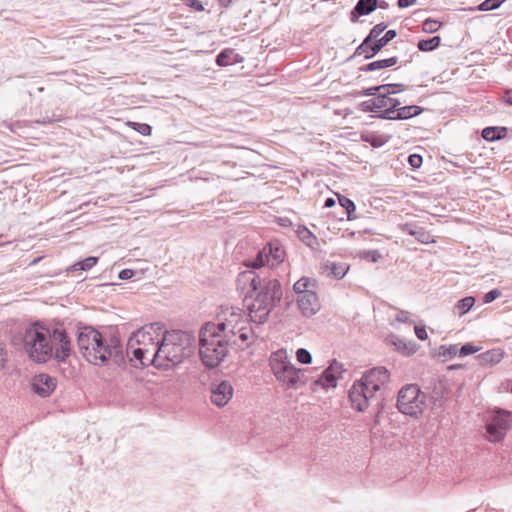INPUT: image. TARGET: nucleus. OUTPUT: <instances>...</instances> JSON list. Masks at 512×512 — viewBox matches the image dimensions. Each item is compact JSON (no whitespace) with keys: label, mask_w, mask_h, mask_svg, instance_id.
<instances>
[{"label":"nucleus","mask_w":512,"mask_h":512,"mask_svg":"<svg viewBox=\"0 0 512 512\" xmlns=\"http://www.w3.org/2000/svg\"><path fill=\"white\" fill-rule=\"evenodd\" d=\"M237 290L243 295L251 322L264 324L282 299V287L276 278L261 277L254 270L238 274Z\"/></svg>","instance_id":"1"},{"label":"nucleus","mask_w":512,"mask_h":512,"mask_svg":"<svg viewBox=\"0 0 512 512\" xmlns=\"http://www.w3.org/2000/svg\"><path fill=\"white\" fill-rule=\"evenodd\" d=\"M23 347L29 358L37 363H46L51 358L64 362L71 355V341L65 330H50L39 322L25 329Z\"/></svg>","instance_id":"2"},{"label":"nucleus","mask_w":512,"mask_h":512,"mask_svg":"<svg viewBox=\"0 0 512 512\" xmlns=\"http://www.w3.org/2000/svg\"><path fill=\"white\" fill-rule=\"evenodd\" d=\"M77 345L83 357L94 365H106L109 361L117 366L125 365V351L116 334L85 326L78 332Z\"/></svg>","instance_id":"3"},{"label":"nucleus","mask_w":512,"mask_h":512,"mask_svg":"<svg viewBox=\"0 0 512 512\" xmlns=\"http://www.w3.org/2000/svg\"><path fill=\"white\" fill-rule=\"evenodd\" d=\"M390 380V372L383 366L366 371L349 390V399L354 409L364 412L370 406L382 407L383 390Z\"/></svg>","instance_id":"4"},{"label":"nucleus","mask_w":512,"mask_h":512,"mask_svg":"<svg viewBox=\"0 0 512 512\" xmlns=\"http://www.w3.org/2000/svg\"><path fill=\"white\" fill-rule=\"evenodd\" d=\"M190 336L182 331H165L156 352V367L167 369L191 354Z\"/></svg>","instance_id":"5"},{"label":"nucleus","mask_w":512,"mask_h":512,"mask_svg":"<svg viewBox=\"0 0 512 512\" xmlns=\"http://www.w3.org/2000/svg\"><path fill=\"white\" fill-rule=\"evenodd\" d=\"M229 338L217 332L214 323H206L199 332V354L203 364L208 368L217 367L227 356Z\"/></svg>","instance_id":"6"},{"label":"nucleus","mask_w":512,"mask_h":512,"mask_svg":"<svg viewBox=\"0 0 512 512\" xmlns=\"http://www.w3.org/2000/svg\"><path fill=\"white\" fill-rule=\"evenodd\" d=\"M270 367L276 379L285 389L297 390L306 385L308 381L306 370L296 368L283 349L272 353Z\"/></svg>","instance_id":"7"},{"label":"nucleus","mask_w":512,"mask_h":512,"mask_svg":"<svg viewBox=\"0 0 512 512\" xmlns=\"http://www.w3.org/2000/svg\"><path fill=\"white\" fill-rule=\"evenodd\" d=\"M396 407L402 414L418 417L426 408V395L418 385L407 384L398 392Z\"/></svg>","instance_id":"8"},{"label":"nucleus","mask_w":512,"mask_h":512,"mask_svg":"<svg viewBox=\"0 0 512 512\" xmlns=\"http://www.w3.org/2000/svg\"><path fill=\"white\" fill-rule=\"evenodd\" d=\"M285 256V250L279 242H270L258 252L256 258L251 261L248 266L257 269L268 264L274 267L282 263Z\"/></svg>","instance_id":"9"},{"label":"nucleus","mask_w":512,"mask_h":512,"mask_svg":"<svg viewBox=\"0 0 512 512\" xmlns=\"http://www.w3.org/2000/svg\"><path fill=\"white\" fill-rule=\"evenodd\" d=\"M161 330L158 323L146 325L134 332L128 340V348H133L135 345L139 347H147L153 345H160L161 337L157 331Z\"/></svg>","instance_id":"10"},{"label":"nucleus","mask_w":512,"mask_h":512,"mask_svg":"<svg viewBox=\"0 0 512 512\" xmlns=\"http://www.w3.org/2000/svg\"><path fill=\"white\" fill-rule=\"evenodd\" d=\"M512 422V413L499 410L497 411L490 422L487 424L488 439L491 442H498L502 440L510 428Z\"/></svg>","instance_id":"11"},{"label":"nucleus","mask_w":512,"mask_h":512,"mask_svg":"<svg viewBox=\"0 0 512 512\" xmlns=\"http://www.w3.org/2000/svg\"><path fill=\"white\" fill-rule=\"evenodd\" d=\"M211 401L218 407L225 406L233 396L234 389L229 381L213 382L210 387Z\"/></svg>","instance_id":"12"},{"label":"nucleus","mask_w":512,"mask_h":512,"mask_svg":"<svg viewBox=\"0 0 512 512\" xmlns=\"http://www.w3.org/2000/svg\"><path fill=\"white\" fill-rule=\"evenodd\" d=\"M57 381L48 374H38L32 379V390L40 397H48L56 388Z\"/></svg>","instance_id":"13"},{"label":"nucleus","mask_w":512,"mask_h":512,"mask_svg":"<svg viewBox=\"0 0 512 512\" xmlns=\"http://www.w3.org/2000/svg\"><path fill=\"white\" fill-rule=\"evenodd\" d=\"M298 307L305 317L315 315L321 308L317 294L314 291L304 292L297 298Z\"/></svg>","instance_id":"14"},{"label":"nucleus","mask_w":512,"mask_h":512,"mask_svg":"<svg viewBox=\"0 0 512 512\" xmlns=\"http://www.w3.org/2000/svg\"><path fill=\"white\" fill-rule=\"evenodd\" d=\"M341 372V364L334 361L327 369H325L321 376L315 380V386H321L324 389H328L331 387H336L337 385V376L336 373Z\"/></svg>","instance_id":"15"},{"label":"nucleus","mask_w":512,"mask_h":512,"mask_svg":"<svg viewBox=\"0 0 512 512\" xmlns=\"http://www.w3.org/2000/svg\"><path fill=\"white\" fill-rule=\"evenodd\" d=\"M396 36H397V31L394 29H391V30H388L381 38L378 37V38H376V40L370 42V44L365 49V52L363 53L365 55V59L373 58Z\"/></svg>","instance_id":"16"},{"label":"nucleus","mask_w":512,"mask_h":512,"mask_svg":"<svg viewBox=\"0 0 512 512\" xmlns=\"http://www.w3.org/2000/svg\"><path fill=\"white\" fill-rule=\"evenodd\" d=\"M247 323V320L237 312H231L224 321L214 323V327L217 328V332L225 331L228 329L229 332H233L234 328L243 327Z\"/></svg>","instance_id":"17"},{"label":"nucleus","mask_w":512,"mask_h":512,"mask_svg":"<svg viewBox=\"0 0 512 512\" xmlns=\"http://www.w3.org/2000/svg\"><path fill=\"white\" fill-rule=\"evenodd\" d=\"M378 7L377 0H358L351 11V22H356L359 16L368 15Z\"/></svg>","instance_id":"18"},{"label":"nucleus","mask_w":512,"mask_h":512,"mask_svg":"<svg viewBox=\"0 0 512 512\" xmlns=\"http://www.w3.org/2000/svg\"><path fill=\"white\" fill-rule=\"evenodd\" d=\"M400 229L403 233L415 237L421 243H429L432 241V236L430 235V233L427 232L424 228L419 227L417 225L405 223L400 226Z\"/></svg>","instance_id":"19"},{"label":"nucleus","mask_w":512,"mask_h":512,"mask_svg":"<svg viewBox=\"0 0 512 512\" xmlns=\"http://www.w3.org/2000/svg\"><path fill=\"white\" fill-rule=\"evenodd\" d=\"M387 28L385 23H378L375 25L369 32V34L365 37L363 42L356 48L355 55H362L365 52V49L370 44V42L376 40Z\"/></svg>","instance_id":"20"},{"label":"nucleus","mask_w":512,"mask_h":512,"mask_svg":"<svg viewBox=\"0 0 512 512\" xmlns=\"http://www.w3.org/2000/svg\"><path fill=\"white\" fill-rule=\"evenodd\" d=\"M243 58L232 48L222 50L216 57V64L224 67L242 62Z\"/></svg>","instance_id":"21"},{"label":"nucleus","mask_w":512,"mask_h":512,"mask_svg":"<svg viewBox=\"0 0 512 512\" xmlns=\"http://www.w3.org/2000/svg\"><path fill=\"white\" fill-rule=\"evenodd\" d=\"M129 350H132V357H130L129 361L131 363L133 362H139V364L141 366H148L150 364L154 365L156 367V354L154 355V357H148L144 354L143 352V349L142 347H136L135 346L133 348H128L127 347V351L125 352V356L126 355H129Z\"/></svg>","instance_id":"22"},{"label":"nucleus","mask_w":512,"mask_h":512,"mask_svg":"<svg viewBox=\"0 0 512 512\" xmlns=\"http://www.w3.org/2000/svg\"><path fill=\"white\" fill-rule=\"evenodd\" d=\"M321 268L327 274H331L338 279L343 278L349 270V266L346 263H337L329 260L324 262Z\"/></svg>","instance_id":"23"},{"label":"nucleus","mask_w":512,"mask_h":512,"mask_svg":"<svg viewBox=\"0 0 512 512\" xmlns=\"http://www.w3.org/2000/svg\"><path fill=\"white\" fill-rule=\"evenodd\" d=\"M398 58L396 56L381 59L377 61H373L371 63H368L362 67H360V71L362 72H372L380 69H385L394 66L397 64Z\"/></svg>","instance_id":"24"},{"label":"nucleus","mask_w":512,"mask_h":512,"mask_svg":"<svg viewBox=\"0 0 512 512\" xmlns=\"http://www.w3.org/2000/svg\"><path fill=\"white\" fill-rule=\"evenodd\" d=\"M504 356V352L501 349H491L478 355V360L482 365H495L499 363Z\"/></svg>","instance_id":"25"},{"label":"nucleus","mask_w":512,"mask_h":512,"mask_svg":"<svg viewBox=\"0 0 512 512\" xmlns=\"http://www.w3.org/2000/svg\"><path fill=\"white\" fill-rule=\"evenodd\" d=\"M299 239L312 250H318L320 247L317 237L305 226H300L297 229Z\"/></svg>","instance_id":"26"},{"label":"nucleus","mask_w":512,"mask_h":512,"mask_svg":"<svg viewBox=\"0 0 512 512\" xmlns=\"http://www.w3.org/2000/svg\"><path fill=\"white\" fill-rule=\"evenodd\" d=\"M506 127H486L482 130V137L489 142H494L504 138L507 135Z\"/></svg>","instance_id":"27"},{"label":"nucleus","mask_w":512,"mask_h":512,"mask_svg":"<svg viewBox=\"0 0 512 512\" xmlns=\"http://www.w3.org/2000/svg\"><path fill=\"white\" fill-rule=\"evenodd\" d=\"M385 108V97L378 96L374 99L364 101L359 104V109L363 112H376L379 109Z\"/></svg>","instance_id":"28"},{"label":"nucleus","mask_w":512,"mask_h":512,"mask_svg":"<svg viewBox=\"0 0 512 512\" xmlns=\"http://www.w3.org/2000/svg\"><path fill=\"white\" fill-rule=\"evenodd\" d=\"M423 111V108L416 105L404 106L397 110L395 115V119L398 120H406L410 119L414 116L419 115Z\"/></svg>","instance_id":"29"},{"label":"nucleus","mask_w":512,"mask_h":512,"mask_svg":"<svg viewBox=\"0 0 512 512\" xmlns=\"http://www.w3.org/2000/svg\"><path fill=\"white\" fill-rule=\"evenodd\" d=\"M316 287V281L307 277H302L294 284V291L299 295L304 292L313 291L312 288Z\"/></svg>","instance_id":"30"},{"label":"nucleus","mask_w":512,"mask_h":512,"mask_svg":"<svg viewBox=\"0 0 512 512\" xmlns=\"http://www.w3.org/2000/svg\"><path fill=\"white\" fill-rule=\"evenodd\" d=\"M440 43L441 38L439 36H434L432 38L420 40L417 44V47L420 51L429 52L438 48Z\"/></svg>","instance_id":"31"},{"label":"nucleus","mask_w":512,"mask_h":512,"mask_svg":"<svg viewBox=\"0 0 512 512\" xmlns=\"http://www.w3.org/2000/svg\"><path fill=\"white\" fill-rule=\"evenodd\" d=\"M97 257L89 256L82 261H78L68 268V271H87L96 265Z\"/></svg>","instance_id":"32"},{"label":"nucleus","mask_w":512,"mask_h":512,"mask_svg":"<svg viewBox=\"0 0 512 512\" xmlns=\"http://www.w3.org/2000/svg\"><path fill=\"white\" fill-rule=\"evenodd\" d=\"M338 197V201L341 207H343L347 212V219L348 220H354L356 219V216L354 215V212L356 210V206L352 200L349 198L342 196L340 194H336Z\"/></svg>","instance_id":"33"},{"label":"nucleus","mask_w":512,"mask_h":512,"mask_svg":"<svg viewBox=\"0 0 512 512\" xmlns=\"http://www.w3.org/2000/svg\"><path fill=\"white\" fill-rule=\"evenodd\" d=\"M255 325V328H248L245 325L243 327H239L237 330V341L240 340L242 343H246L250 338L258 336L257 329L259 328V325Z\"/></svg>","instance_id":"34"},{"label":"nucleus","mask_w":512,"mask_h":512,"mask_svg":"<svg viewBox=\"0 0 512 512\" xmlns=\"http://www.w3.org/2000/svg\"><path fill=\"white\" fill-rule=\"evenodd\" d=\"M393 344L395 345L396 350L402 352L405 355H411L416 351V344L411 342L407 343L404 340L398 339L397 341L393 342Z\"/></svg>","instance_id":"35"},{"label":"nucleus","mask_w":512,"mask_h":512,"mask_svg":"<svg viewBox=\"0 0 512 512\" xmlns=\"http://www.w3.org/2000/svg\"><path fill=\"white\" fill-rule=\"evenodd\" d=\"M475 304V298L472 296L464 297L456 304V308L460 310V315L467 313Z\"/></svg>","instance_id":"36"},{"label":"nucleus","mask_w":512,"mask_h":512,"mask_svg":"<svg viewBox=\"0 0 512 512\" xmlns=\"http://www.w3.org/2000/svg\"><path fill=\"white\" fill-rule=\"evenodd\" d=\"M127 125L143 136H149L152 133V127L146 123H138V122L129 121V122H127Z\"/></svg>","instance_id":"37"},{"label":"nucleus","mask_w":512,"mask_h":512,"mask_svg":"<svg viewBox=\"0 0 512 512\" xmlns=\"http://www.w3.org/2000/svg\"><path fill=\"white\" fill-rule=\"evenodd\" d=\"M441 22L434 20V19H426L422 23V30L425 33H434L437 32L441 27Z\"/></svg>","instance_id":"38"},{"label":"nucleus","mask_w":512,"mask_h":512,"mask_svg":"<svg viewBox=\"0 0 512 512\" xmlns=\"http://www.w3.org/2000/svg\"><path fill=\"white\" fill-rule=\"evenodd\" d=\"M388 89V86H375L366 88L362 91H355L353 93L354 96H376L378 95V92H381V90Z\"/></svg>","instance_id":"39"},{"label":"nucleus","mask_w":512,"mask_h":512,"mask_svg":"<svg viewBox=\"0 0 512 512\" xmlns=\"http://www.w3.org/2000/svg\"><path fill=\"white\" fill-rule=\"evenodd\" d=\"M505 0H485L483 1L478 9L480 11H491L499 8Z\"/></svg>","instance_id":"40"},{"label":"nucleus","mask_w":512,"mask_h":512,"mask_svg":"<svg viewBox=\"0 0 512 512\" xmlns=\"http://www.w3.org/2000/svg\"><path fill=\"white\" fill-rule=\"evenodd\" d=\"M459 353V349L457 345H441L440 346V355L444 358H452Z\"/></svg>","instance_id":"41"},{"label":"nucleus","mask_w":512,"mask_h":512,"mask_svg":"<svg viewBox=\"0 0 512 512\" xmlns=\"http://www.w3.org/2000/svg\"><path fill=\"white\" fill-rule=\"evenodd\" d=\"M296 358L300 363L303 364H310L312 362V355L311 353L304 348H299L296 351Z\"/></svg>","instance_id":"42"},{"label":"nucleus","mask_w":512,"mask_h":512,"mask_svg":"<svg viewBox=\"0 0 512 512\" xmlns=\"http://www.w3.org/2000/svg\"><path fill=\"white\" fill-rule=\"evenodd\" d=\"M478 350L479 348L474 346L473 344L466 343L459 349V355L468 356L470 354L476 353Z\"/></svg>","instance_id":"43"},{"label":"nucleus","mask_w":512,"mask_h":512,"mask_svg":"<svg viewBox=\"0 0 512 512\" xmlns=\"http://www.w3.org/2000/svg\"><path fill=\"white\" fill-rule=\"evenodd\" d=\"M183 3L185 6L195 11L200 12L204 10L203 3L200 0H183Z\"/></svg>","instance_id":"44"},{"label":"nucleus","mask_w":512,"mask_h":512,"mask_svg":"<svg viewBox=\"0 0 512 512\" xmlns=\"http://www.w3.org/2000/svg\"><path fill=\"white\" fill-rule=\"evenodd\" d=\"M501 295V292L498 289H492L484 295L483 301L484 303H491L496 300Z\"/></svg>","instance_id":"45"},{"label":"nucleus","mask_w":512,"mask_h":512,"mask_svg":"<svg viewBox=\"0 0 512 512\" xmlns=\"http://www.w3.org/2000/svg\"><path fill=\"white\" fill-rule=\"evenodd\" d=\"M423 159L422 156L419 154H412L408 157V163L413 168H419L422 165Z\"/></svg>","instance_id":"46"},{"label":"nucleus","mask_w":512,"mask_h":512,"mask_svg":"<svg viewBox=\"0 0 512 512\" xmlns=\"http://www.w3.org/2000/svg\"><path fill=\"white\" fill-rule=\"evenodd\" d=\"M221 334L227 335V338H229V344L231 346L239 345V343L237 341V335H238L237 328H234L233 332H229L228 329H226L225 331H221Z\"/></svg>","instance_id":"47"},{"label":"nucleus","mask_w":512,"mask_h":512,"mask_svg":"<svg viewBox=\"0 0 512 512\" xmlns=\"http://www.w3.org/2000/svg\"><path fill=\"white\" fill-rule=\"evenodd\" d=\"M386 109L379 115L380 118L388 119V120H396L395 115L397 113L396 110H393L389 107H385Z\"/></svg>","instance_id":"48"},{"label":"nucleus","mask_w":512,"mask_h":512,"mask_svg":"<svg viewBox=\"0 0 512 512\" xmlns=\"http://www.w3.org/2000/svg\"><path fill=\"white\" fill-rule=\"evenodd\" d=\"M414 330L418 339L426 340L428 338V334L424 326H415Z\"/></svg>","instance_id":"49"},{"label":"nucleus","mask_w":512,"mask_h":512,"mask_svg":"<svg viewBox=\"0 0 512 512\" xmlns=\"http://www.w3.org/2000/svg\"><path fill=\"white\" fill-rule=\"evenodd\" d=\"M399 105H400V101L398 99L391 98V97H388L387 99H385V107H389V108L397 111L399 109Z\"/></svg>","instance_id":"50"},{"label":"nucleus","mask_w":512,"mask_h":512,"mask_svg":"<svg viewBox=\"0 0 512 512\" xmlns=\"http://www.w3.org/2000/svg\"><path fill=\"white\" fill-rule=\"evenodd\" d=\"M381 86H388V89H384L381 90V92H378V96H384L385 99H387L389 95L397 93V91L393 90V84H382Z\"/></svg>","instance_id":"51"},{"label":"nucleus","mask_w":512,"mask_h":512,"mask_svg":"<svg viewBox=\"0 0 512 512\" xmlns=\"http://www.w3.org/2000/svg\"><path fill=\"white\" fill-rule=\"evenodd\" d=\"M6 361L7 352L5 350L4 344L0 342V369L4 368Z\"/></svg>","instance_id":"52"},{"label":"nucleus","mask_w":512,"mask_h":512,"mask_svg":"<svg viewBox=\"0 0 512 512\" xmlns=\"http://www.w3.org/2000/svg\"><path fill=\"white\" fill-rule=\"evenodd\" d=\"M158 347H159V345H153V346L142 347V349H143L144 354L150 358V357H154V355L157 352Z\"/></svg>","instance_id":"53"},{"label":"nucleus","mask_w":512,"mask_h":512,"mask_svg":"<svg viewBox=\"0 0 512 512\" xmlns=\"http://www.w3.org/2000/svg\"><path fill=\"white\" fill-rule=\"evenodd\" d=\"M134 276V271L131 269H123L119 272V278L121 280H128Z\"/></svg>","instance_id":"54"},{"label":"nucleus","mask_w":512,"mask_h":512,"mask_svg":"<svg viewBox=\"0 0 512 512\" xmlns=\"http://www.w3.org/2000/svg\"><path fill=\"white\" fill-rule=\"evenodd\" d=\"M416 0H398L397 4L400 8H406L412 6Z\"/></svg>","instance_id":"55"},{"label":"nucleus","mask_w":512,"mask_h":512,"mask_svg":"<svg viewBox=\"0 0 512 512\" xmlns=\"http://www.w3.org/2000/svg\"><path fill=\"white\" fill-rule=\"evenodd\" d=\"M504 101L512 106V90H508L505 92Z\"/></svg>","instance_id":"56"},{"label":"nucleus","mask_w":512,"mask_h":512,"mask_svg":"<svg viewBox=\"0 0 512 512\" xmlns=\"http://www.w3.org/2000/svg\"><path fill=\"white\" fill-rule=\"evenodd\" d=\"M407 318H408L407 312H405V311L398 312V314L396 316V319L400 322H405L407 320Z\"/></svg>","instance_id":"57"},{"label":"nucleus","mask_w":512,"mask_h":512,"mask_svg":"<svg viewBox=\"0 0 512 512\" xmlns=\"http://www.w3.org/2000/svg\"><path fill=\"white\" fill-rule=\"evenodd\" d=\"M336 201L334 198H327L324 202V207L326 208H331L335 205Z\"/></svg>","instance_id":"58"},{"label":"nucleus","mask_w":512,"mask_h":512,"mask_svg":"<svg viewBox=\"0 0 512 512\" xmlns=\"http://www.w3.org/2000/svg\"><path fill=\"white\" fill-rule=\"evenodd\" d=\"M397 88V92L405 90L406 86L404 84H393V89Z\"/></svg>","instance_id":"59"},{"label":"nucleus","mask_w":512,"mask_h":512,"mask_svg":"<svg viewBox=\"0 0 512 512\" xmlns=\"http://www.w3.org/2000/svg\"><path fill=\"white\" fill-rule=\"evenodd\" d=\"M221 5L228 6L231 0H218Z\"/></svg>","instance_id":"60"},{"label":"nucleus","mask_w":512,"mask_h":512,"mask_svg":"<svg viewBox=\"0 0 512 512\" xmlns=\"http://www.w3.org/2000/svg\"><path fill=\"white\" fill-rule=\"evenodd\" d=\"M388 6V4L386 2H382V4H380V8H386Z\"/></svg>","instance_id":"61"}]
</instances>
